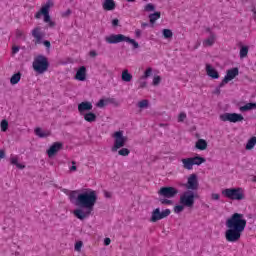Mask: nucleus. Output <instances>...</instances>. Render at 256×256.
Masks as SVG:
<instances>
[{"instance_id": "24", "label": "nucleus", "mask_w": 256, "mask_h": 256, "mask_svg": "<svg viewBox=\"0 0 256 256\" xmlns=\"http://www.w3.org/2000/svg\"><path fill=\"white\" fill-rule=\"evenodd\" d=\"M148 19L150 21V25L153 27V25H155V22L161 19V12H154L149 14Z\"/></svg>"}, {"instance_id": "57", "label": "nucleus", "mask_w": 256, "mask_h": 256, "mask_svg": "<svg viewBox=\"0 0 256 256\" xmlns=\"http://www.w3.org/2000/svg\"><path fill=\"white\" fill-rule=\"evenodd\" d=\"M195 199H199V194L193 191V201L195 203Z\"/></svg>"}, {"instance_id": "44", "label": "nucleus", "mask_w": 256, "mask_h": 256, "mask_svg": "<svg viewBox=\"0 0 256 256\" xmlns=\"http://www.w3.org/2000/svg\"><path fill=\"white\" fill-rule=\"evenodd\" d=\"M161 83V76H155L153 79V85H159Z\"/></svg>"}, {"instance_id": "26", "label": "nucleus", "mask_w": 256, "mask_h": 256, "mask_svg": "<svg viewBox=\"0 0 256 256\" xmlns=\"http://www.w3.org/2000/svg\"><path fill=\"white\" fill-rule=\"evenodd\" d=\"M121 79L124 81V83H131L133 80V75L129 73V70L126 69L122 72Z\"/></svg>"}, {"instance_id": "39", "label": "nucleus", "mask_w": 256, "mask_h": 256, "mask_svg": "<svg viewBox=\"0 0 256 256\" xmlns=\"http://www.w3.org/2000/svg\"><path fill=\"white\" fill-rule=\"evenodd\" d=\"M129 153H131V150H129L128 148H122L118 151V155H120L121 157H127L129 156Z\"/></svg>"}, {"instance_id": "16", "label": "nucleus", "mask_w": 256, "mask_h": 256, "mask_svg": "<svg viewBox=\"0 0 256 256\" xmlns=\"http://www.w3.org/2000/svg\"><path fill=\"white\" fill-rule=\"evenodd\" d=\"M90 111H93V103L90 101H83L78 104V112L80 115H85V113H89Z\"/></svg>"}, {"instance_id": "59", "label": "nucleus", "mask_w": 256, "mask_h": 256, "mask_svg": "<svg viewBox=\"0 0 256 256\" xmlns=\"http://www.w3.org/2000/svg\"><path fill=\"white\" fill-rule=\"evenodd\" d=\"M145 27H149V23L143 22V23L141 24V28H142V29H145Z\"/></svg>"}, {"instance_id": "45", "label": "nucleus", "mask_w": 256, "mask_h": 256, "mask_svg": "<svg viewBox=\"0 0 256 256\" xmlns=\"http://www.w3.org/2000/svg\"><path fill=\"white\" fill-rule=\"evenodd\" d=\"M211 199H212L213 201H219V199H221V195H219V194H217V193H213V194L211 195Z\"/></svg>"}, {"instance_id": "41", "label": "nucleus", "mask_w": 256, "mask_h": 256, "mask_svg": "<svg viewBox=\"0 0 256 256\" xmlns=\"http://www.w3.org/2000/svg\"><path fill=\"white\" fill-rule=\"evenodd\" d=\"M153 73L152 68H148L145 72L144 75L141 77V79H147L148 77H151V74Z\"/></svg>"}, {"instance_id": "23", "label": "nucleus", "mask_w": 256, "mask_h": 256, "mask_svg": "<svg viewBox=\"0 0 256 256\" xmlns=\"http://www.w3.org/2000/svg\"><path fill=\"white\" fill-rule=\"evenodd\" d=\"M116 4L114 0H105L103 3V9L105 11H113L115 10Z\"/></svg>"}, {"instance_id": "31", "label": "nucleus", "mask_w": 256, "mask_h": 256, "mask_svg": "<svg viewBox=\"0 0 256 256\" xmlns=\"http://www.w3.org/2000/svg\"><path fill=\"white\" fill-rule=\"evenodd\" d=\"M256 145V136L251 137L247 144H246V150L251 151V149H254Z\"/></svg>"}, {"instance_id": "58", "label": "nucleus", "mask_w": 256, "mask_h": 256, "mask_svg": "<svg viewBox=\"0 0 256 256\" xmlns=\"http://www.w3.org/2000/svg\"><path fill=\"white\" fill-rule=\"evenodd\" d=\"M0 159H5V150H0Z\"/></svg>"}, {"instance_id": "30", "label": "nucleus", "mask_w": 256, "mask_h": 256, "mask_svg": "<svg viewBox=\"0 0 256 256\" xmlns=\"http://www.w3.org/2000/svg\"><path fill=\"white\" fill-rule=\"evenodd\" d=\"M10 163H11V165H15L17 167V169H25V165L19 163V158L17 156L11 157Z\"/></svg>"}, {"instance_id": "6", "label": "nucleus", "mask_w": 256, "mask_h": 256, "mask_svg": "<svg viewBox=\"0 0 256 256\" xmlns=\"http://www.w3.org/2000/svg\"><path fill=\"white\" fill-rule=\"evenodd\" d=\"M113 138H114V145L111 148L112 153L119 151V149H121L128 141L127 136L123 135V130L114 132Z\"/></svg>"}, {"instance_id": "56", "label": "nucleus", "mask_w": 256, "mask_h": 256, "mask_svg": "<svg viewBox=\"0 0 256 256\" xmlns=\"http://www.w3.org/2000/svg\"><path fill=\"white\" fill-rule=\"evenodd\" d=\"M43 15V13H41V9H40V11H38L37 13H36V15H35V18L36 19H41V16Z\"/></svg>"}, {"instance_id": "55", "label": "nucleus", "mask_w": 256, "mask_h": 256, "mask_svg": "<svg viewBox=\"0 0 256 256\" xmlns=\"http://www.w3.org/2000/svg\"><path fill=\"white\" fill-rule=\"evenodd\" d=\"M89 55H90V57H97V51L92 50V51H90Z\"/></svg>"}, {"instance_id": "20", "label": "nucleus", "mask_w": 256, "mask_h": 256, "mask_svg": "<svg viewBox=\"0 0 256 256\" xmlns=\"http://www.w3.org/2000/svg\"><path fill=\"white\" fill-rule=\"evenodd\" d=\"M216 35L214 32H210V36L203 41L204 47H212L215 44Z\"/></svg>"}, {"instance_id": "51", "label": "nucleus", "mask_w": 256, "mask_h": 256, "mask_svg": "<svg viewBox=\"0 0 256 256\" xmlns=\"http://www.w3.org/2000/svg\"><path fill=\"white\" fill-rule=\"evenodd\" d=\"M104 245L108 247V245H111V238H105L104 239Z\"/></svg>"}, {"instance_id": "27", "label": "nucleus", "mask_w": 256, "mask_h": 256, "mask_svg": "<svg viewBox=\"0 0 256 256\" xmlns=\"http://www.w3.org/2000/svg\"><path fill=\"white\" fill-rule=\"evenodd\" d=\"M195 148L199 151H205L207 149V140L205 139H198V141L195 144Z\"/></svg>"}, {"instance_id": "12", "label": "nucleus", "mask_w": 256, "mask_h": 256, "mask_svg": "<svg viewBox=\"0 0 256 256\" xmlns=\"http://www.w3.org/2000/svg\"><path fill=\"white\" fill-rule=\"evenodd\" d=\"M105 41L110 45H117V43H123V41L127 42V36L123 34H112L107 36Z\"/></svg>"}, {"instance_id": "5", "label": "nucleus", "mask_w": 256, "mask_h": 256, "mask_svg": "<svg viewBox=\"0 0 256 256\" xmlns=\"http://www.w3.org/2000/svg\"><path fill=\"white\" fill-rule=\"evenodd\" d=\"M32 67L36 73H39L40 75L45 73L47 69H49V60L44 55H38L33 63Z\"/></svg>"}, {"instance_id": "1", "label": "nucleus", "mask_w": 256, "mask_h": 256, "mask_svg": "<svg viewBox=\"0 0 256 256\" xmlns=\"http://www.w3.org/2000/svg\"><path fill=\"white\" fill-rule=\"evenodd\" d=\"M63 193L68 195L70 202L78 207L73 212L76 219L84 221V219H87L93 213V209H95V204L97 203V192L95 190L86 189L81 192V190L70 191L63 189Z\"/></svg>"}, {"instance_id": "63", "label": "nucleus", "mask_w": 256, "mask_h": 256, "mask_svg": "<svg viewBox=\"0 0 256 256\" xmlns=\"http://www.w3.org/2000/svg\"><path fill=\"white\" fill-rule=\"evenodd\" d=\"M252 13H253V19H256V9L255 8L252 9Z\"/></svg>"}, {"instance_id": "3", "label": "nucleus", "mask_w": 256, "mask_h": 256, "mask_svg": "<svg viewBox=\"0 0 256 256\" xmlns=\"http://www.w3.org/2000/svg\"><path fill=\"white\" fill-rule=\"evenodd\" d=\"M179 194V190L173 186H163L159 189L158 195L159 197L156 198V201L160 203V205H173L174 197H177Z\"/></svg>"}, {"instance_id": "37", "label": "nucleus", "mask_w": 256, "mask_h": 256, "mask_svg": "<svg viewBox=\"0 0 256 256\" xmlns=\"http://www.w3.org/2000/svg\"><path fill=\"white\" fill-rule=\"evenodd\" d=\"M153 11H155V4H153V3H148V4H146V5L144 6V12H145V13H151V12H153Z\"/></svg>"}, {"instance_id": "60", "label": "nucleus", "mask_w": 256, "mask_h": 256, "mask_svg": "<svg viewBox=\"0 0 256 256\" xmlns=\"http://www.w3.org/2000/svg\"><path fill=\"white\" fill-rule=\"evenodd\" d=\"M104 195L107 199H111V193L110 192H104Z\"/></svg>"}, {"instance_id": "2", "label": "nucleus", "mask_w": 256, "mask_h": 256, "mask_svg": "<svg viewBox=\"0 0 256 256\" xmlns=\"http://www.w3.org/2000/svg\"><path fill=\"white\" fill-rule=\"evenodd\" d=\"M227 230L225 232L226 241L229 243H237L241 239V233L247 227V220L241 213H234L226 220Z\"/></svg>"}, {"instance_id": "64", "label": "nucleus", "mask_w": 256, "mask_h": 256, "mask_svg": "<svg viewBox=\"0 0 256 256\" xmlns=\"http://www.w3.org/2000/svg\"><path fill=\"white\" fill-rule=\"evenodd\" d=\"M206 33H209L210 35H211V33H213L212 31H211V28H206Z\"/></svg>"}, {"instance_id": "8", "label": "nucleus", "mask_w": 256, "mask_h": 256, "mask_svg": "<svg viewBox=\"0 0 256 256\" xmlns=\"http://www.w3.org/2000/svg\"><path fill=\"white\" fill-rule=\"evenodd\" d=\"M220 119L224 122L229 121V123H241L245 118L239 113H224L220 115Z\"/></svg>"}, {"instance_id": "28", "label": "nucleus", "mask_w": 256, "mask_h": 256, "mask_svg": "<svg viewBox=\"0 0 256 256\" xmlns=\"http://www.w3.org/2000/svg\"><path fill=\"white\" fill-rule=\"evenodd\" d=\"M253 109H256L255 102H249V103L245 104L244 106L240 107V111H242V113H245L246 111H253Z\"/></svg>"}, {"instance_id": "52", "label": "nucleus", "mask_w": 256, "mask_h": 256, "mask_svg": "<svg viewBox=\"0 0 256 256\" xmlns=\"http://www.w3.org/2000/svg\"><path fill=\"white\" fill-rule=\"evenodd\" d=\"M112 25H113V27L119 26V19H117V18L113 19L112 20Z\"/></svg>"}, {"instance_id": "40", "label": "nucleus", "mask_w": 256, "mask_h": 256, "mask_svg": "<svg viewBox=\"0 0 256 256\" xmlns=\"http://www.w3.org/2000/svg\"><path fill=\"white\" fill-rule=\"evenodd\" d=\"M184 210H185V205L183 204L174 206V213H177V214L183 213Z\"/></svg>"}, {"instance_id": "18", "label": "nucleus", "mask_w": 256, "mask_h": 256, "mask_svg": "<svg viewBox=\"0 0 256 256\" xmlns=\"http://www.w3.org/2000/svg\"><path fill=\"white\" fill-rule=\"evenodd\" d=\"M76 81H87V68L85 66H81L75 75Z\"/></svg>"}, {"instance_id": "50", "label": "nucleus", "mask_w": 256, "mask_h": 256, "mask_svg": "<svg viewBox=\"0 0 256 256\" xmlns=\"http://www.w3.org/2000/svg\"><path fill=\"white\" fill-rule=\"evenodd\" d=\"M16 37H17L18 39L21 38V37H23V31L17 29V30H16Z\"/></svg>"}, {"instance_id": "29", "label": "nucleus", "mask_w": 256, "mask_h": 256, "mask_svg": "<svg viewBox=\"0 0 256 256\" xmlns=\"http://www.w3.org/2000/svg\"><path fill=\"white\" fill-rule=\"evenodd\" d=\"M192 158V163L193 165H203V163H206L207 159H205V157H201L199 155H196L194 157H191Z\"/></svg>"}, {"instance_id": "19", "label": "nucleus", "mask_w": 256, "mask_h": 256, "mask_svg": "<svg viewBox=\"0 0 256 256\" xmlns=\"http://www.w3.org/2000/svg\"><path fill=\"white\" fill-rule=\"evenodd\" d=\"M206 73L208 77H211V79H219V72L212 68L210 64L206 65Z\"/></svg>"}, {"instance_id": "15", "label": "nucleus", "mask_w": 256, "mask_h": 256, "mask_svg": "<svg viewBox=\"0 0 256 256\" xmlns=\"http://www.w3.org/2000/svg\"><path fill=\"white\" fill-rule=\"evenodd\" d=\"M51 7H53V1L48 0L41 8V13L44 16V23H49V21H51V16L49 15V9H51Z\"/></svg>"}, {"instance_id": "46", "label": "nucleus", "mask_w": 256, "mask_h": 256, "mask_svg": "<svg viewBox=\"0 0 256 256\" xmlns=\"http://www.w3.org/2000/svg\"><path fill=\"white\" fill-rule=\"evenodd\" d=\"M71 13H72L71 9H67L66 11L61 13V17H69Z\"/></svg>"}, {"instance_id": "10", "label": "nucleus", "mask_w": 256, "mask_h": 256, "mask_svg": "<svg viewBox=\"0 0 256 256\" xmlns=\"http://www.w3.org/2000/svg\"><path fill=\"white\" fill-rule=\"evenodd\" d=\"M184 186L188 191H197V189H199V179L197 178V174H191Z\"/></svg>"}, {"instance_id": "35", "label": "nucleus", "mask_w": 256, "mask_h": 256, "mask_svg": "<svg viewBox=\"0 0 256 256\" xmlns=\"http://www.w3.org/2000/svg\"><path fill=\"white\" fill-rule=\"evenodd\" d=\"M0 127L3 133L7 132V129H9V121H7V119H3L0 122Z\"/></svg>"}, {"instance_id": "49", "label": "nucleus", "mask_w": 256, "mask_h": 256, "mask_svg": "<svg viewBox=\"0 0 256 256\" xmlns=\"http://www.w3.org/2000/svg\"><path fill=\"white\" fill-rule=\"evenodd\" d=\"M42 43H43V45H45V47H46L47 49H51V42H50V41L45 40V41H43Z\"/></svg>"}, {"instance_id": "38", "label": "nucleus", "mask_w": 256, "mask_h": 256, "mask_svg": "<svg viewBox=\"0 0 256 256\" xmlns=\"http://www.w3.org/2000/svg\"><path fill=\"white\" fill-rule=\"evenodd\" d=\"M126 43H130V45L133 46V49H139V42L135 41V39L127 37Z\"/></svg>"}, {"instance_id": "43", "label": "nucleus", "mask_w": 256, "mask_h": 256, "mask_svg": "<svg viewBox=\"0 0 256 256\" xmlns=\"http://www.w3.org/2000/svg\"><path fill=\"white\" fill-rule=\"evenodd\" d=\"M83 247V241L76 242L74 249L75 251H81V248Z\"/></svg>"}, {"instance_id": "7", "label": "nucleus", "mask_w": 256, "mask_h": 256, "mask_svg": "<svg viewBox=\"0 0 256 256\" xmlns=\"http://www.w3.org/2000/svg\"><path fill=\"white\" fill-rule=\"evenodd\" d=\"M170 215L171 209L161 211V208H156L152 211L150 223H157V221H161V219H167Z\"/></svg>"}, {"instance_id": "61", "label": "nucleus", "mask_w": 256, "mask_h": 256, "mask_svg": "<svg viewBox=\"0 0 256 256\" xmlns=\"http://www.w3.org/2000/svg\"><path fill=\"white\" fill-rule=\"evenodd\" d=\"M48 25H49V27L53 28V27H55V22L50 20V21H48Z\"/></svg>"}, {"instance_id": "13", "label": "nucleus", "mask_w": 256, "mask_h": 256, "mask_svg": "<svg viewBox=\"0 0 256 256\" xmlns=\"http://www.w3.org/2000/svg\"><path fill=\"white\" fill-rule=\"evenodd\" d=\"M237 75H239V68L235 67L227 70L224 79L220 83V87H223V85L227 84L229 81H233V79H235Z\"/></svg>"}, {"instance_id": "21", "label": "nucleus", "mask_w": 256, "mask_h": 256, "mask_svg": "<svg viewBox=\"0 0 256 256\" xmlns=\"http://www.w3.org/2000/svg\"><path fill=\"white\" fill-rule=\"evenodd\" d=\"M34 133L40 139H46V137H51V132H49V131L44 132L43 129H41L39 127L35 128Z\"/></svg>"}, {"instance_id": "62", "label": "nucleus", "mask_w": 256, "mask_h": 256, "mask_svg": "<svg viewBox=\"0 0 256 256\" xmlns=\"http://www.w3.org/2000/svg\"><path fill=\"white\" fill-rule=\"evenodd\" d=\"M135 35H136V37H138V38L141 37V30H139V29L136 30V31H135Z\"/></svg>"}, {"instance_id": "33", "label": "nucleus", "mask_w": 256, "mask_h": 256, "mask_svg": "<svg viewBox=\"0 0 256 256\" xmlns=\"http://www.w3.org/2000/svg\"><path fill=\"white\" fill-rule=\"evenodd\" d=\"M248 54H249V47L242 46L240 49V59H245V57H247Z\"/></svg>"}, {"instance_id": "36", "label": "nucleus", "mask_w": 256, "mask_h": 256, "mask_svg": "<svg viewBox=\"0 0 256 256\" xmlns=\"http://www.w3.org/2000/svg\"><path fill=\"white\" fill-rule=\"evenodd\" d=\"M162 35L164 39H171V37H173V31H171V29H163Z\"/></svg>"}, {"instance_id": "53", "label": "nucleus", "mask_w": 256, "mask_h": 256, "mask_svg": "<svg viewBox=\"0 0 256 256\" xmlns=\"http://www.w3.org/2000/svg\"><path fill=\"white\" fill-rule=\"evenodd\" d=\"M147 87V81H140V88L145 89Z\"/></svg>"}, {"instance_id": "22", "label": "nucleus", "mask_w": 256, "mask_h": 256, "mask_svg": "<svg viewBox=\"0 0 256 256\" xmlns=\"http://www.w3.org/2000/svg\"><path fill=\"white\" fill-rule=\"evenodd\" d=\"M82 115L84 116V120L87 121V123H95V121H97V114L91 111Z\"/></svg>"}, {"instance_id": "48", "label": "nucleus", "mask_w": 256, "mask_h": 256, "mask_svg": "<svg viewBox=\"0 0 256 256\" xmlns=\"http://www.w3.org/2000/svg\"><path fill=\"white\" fill-rule=\"evenodd\" d=\"M77 162L72 161V166L70 167V171H77Z\"/></svg>"}, {"instance_id": "47", "label": "nucleus", "mask_w": 256, "mask_h": 256, "mask_svg": "<svg viewBox=\"0 0 256 256\" xmlns=\"http://www.w3.org/2000/svg\"><path fill=\"white\" fill-rule=\"evenodd\" d=\"M221 84H219V86L214 90V95H221Z\"/></svg>"}, {"instance_id": "11", "label": "nucleus", "mask_w": 256, "mask_h": 256, "mask_svg": "<svg viewBox=\"0 0 256 256\" xmlns=\"http://www.w3.org/2000/svg\"><path fill=\"white\" fill-rule=\"evenodd\" d=\"M106 105H113V107H119L121 105V101L117 100V98L100 99L97 102L96 107L103 109V107H106Z\"/></svg>"}, {"instance_id": "42", "label": "nucleus", "mask_w": 256, "mask_h": 256, "mask_svg": "<svg viewBox=\"0 0 256 256\" xmlns=\"http://www.w3.org/2000/svg\"><path fill=\"white\" fill-rule=\"evenodd\" d=\"M185 119H187V114H185V112L180 113L178 116V123H183Z\"/></svg>"}, {"instance_id": "9", "label": "nucleus", "mask_w": 256, "mask_h": 256, "mask_svg": "<svg viewBox=\"0 0 256 256\" xmlns=\"http://www.w3.org/2000/svg\"><path fill=\"white\" fill-rule=\"evenodd\" d=\"M180 205H184L185 207H193L195 202L193 201V190H187L183 192L180 196Z\"/></svg>"}, {"instance_id": "4", "label": "nucleus", "mask_w": 256, "mask_h": 256, "mask_svg": "<svg viewBox=\"0 0 256 256\" xmlns=\"http://www.w3.org/2000/svg\"><path fill=\"white\" fill-rule=\"evenodd\" d=\"M222 195L231 201H243L245 199V191L241 187L226 188L222 191Z\"/></svg>"}, {"instance_id": "17", "label": "nucleus", "mask_w": 256, "mask_h": 256, "mask_svg": "<svg viewBox=\"0 0 256 256\" xmlns=\"http://www.w3.org/2000/svg\"><path fill=\"white\" fill-rule=\"evenodd\" d=\"M32 37L35 39V45H41L43 43V37L45 35L41 33V27H36L32 30Z\"/></svg>"}, {"instance_id": "54", "label": "nucleus", "mask_w": 256, "mask_h": 256, "mask_svg": "<svg viewBox=\"0 0 256 256\" xmlns=\"http://www.w3.org/2000/svg\"><path fill=\"white\" fill-rule=\"evenodd\" d=\"M19 46H14L13 48H12V53H19Z\"/></svg>"}, {"instance_id": "25", "label": "nucleus", "mask_w": 256, "mask_h": 256, "mask_svg": "<svg viewBox=\"0 0 256 256\" xmlns=\"http://www.w3.org/2000/svg\"><path fill=\"white\" fill-rule=\"evenodd\" d=\"M182 164L184 169H187L188 171H191V169H193V159L190 158H183L182 159Z\"/></svg>"}, {"instance_id": "34", "label": "nucleus", "mask_w": 256, "mask_h": 256, "mask_svg": "<svg viewBox=\"0 0 256 256\" xmlns=\"http://www.w3.org/2000/svg\"><path fill=\"white\" fill-rule=\"evenodd\" d=\"M137 107L139 109H148L149 108V100L144 99L138 102Z\"/></svg>"}, {"instance_id": "32", "label": "nucleus", "mask_w": 256, "mask_h": 256, "mask_svg": "<svg viewBox=\"0 0 256 256\" xmlns=\"http://www.w3.org/2000/svg\"><path fill=\"white\" fill-rule=\"evenodd\" d=\"M21 81V72H17L16 74H13L10 78L11 85H17Z\"/></svg>"}, {"instance_id": "14", "label": "nucleus", "mask_w": 256, "mask_h": 256, "mask_svg": "<svg viewBox=\"0 0 256 256\" xmlns=\"http://www.w3.org/2000/svg\"><path fill=\"white\" fill-rule=\"evenodd\" d=\"M62 149H63V142H54L46 151V153L49 159H52V157H55V155H57V152L61 151Z\"/></svg>"}]
</instances>
